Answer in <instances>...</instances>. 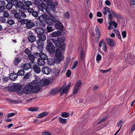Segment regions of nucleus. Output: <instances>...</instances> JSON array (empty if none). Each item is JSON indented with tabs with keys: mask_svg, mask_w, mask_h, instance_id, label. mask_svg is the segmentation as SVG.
Here are the masks:
<instances>
[{
	"mask_svg": "<svg viewBox=\"0 0 135 135\" xmlns=\"http://www.w3.org/2000/svg\"><path fill=\"white\" fill-rule=\"evenodd\" d=\"M54 43L57 48H61L62 51L65 50L66 45L64 43H61L54 39L51 38L47 40V44L46 47V51L50 54H53L55 51V47Z\"/></svg>",
	"mask_w": 135,
	"mask_h": 135,
	"instance_id": "nucleus-1",
	"label": "nucleus"
},
{
	"mask_svg": "<svg viewBox=\"0 0 135 135\" xmlns=\"http://www.w3.org/2000/svg\"><path fill=\"white\" fill-rule=\"evenodd\" d=\"M40 89V88L38 85L37 81L35 80L30 82L24 87L23 91L24 93L27 94L31 92L33 93H36L38 92Z\"/></svg>",
	"mask_w": 135,
	"mask_h": 135,
	"instance_id": "nucleus-2",
	"label": "nucleus"
},
{
	"mask_svg": "<svg viewBox=\"0 0 135 135\" xmlns=\"http://www.w3.org/2000/svg\"><path fill=\"white\" fill-rule=\"evenodd\" d=\"M47 23L49 24H53L55 28L57 30L62 31L63 29L64 26L61 22L56 20L55 16L51 15L50 18L48 20Z\"/></svg>",
	"mask_w": 135,
	"mask_h": 135,
	"instance_id": "nucleus-3",
	"label": "nucleus"
},
{
	"mask_svg": "<svg viewBox=\"0 0 135 135\" xmlns=\"http://www.w3.org/2000/svg\"><path fill=\"white\" fill-rule=\"evenodd\" d=\"M71 84V82H69V84H68L67 86H66V84L65 83L63 85L62 87L58 89V90L57 91L56 89H53L51 91L50 93L52 95H55L57 92H60V94L61 95H62L63 94L66 93L68 89L69 88V87Z\"/></svg>",
	"mask_w": 135,
	"mask_h": 135,
	"instance_id": "nucleus-4",
	"label": "nucleus"
},
{
	"mask_svg": "<svg viewBox=\"0 0 135 135\" xmlns=\"http://www.w3.org/2000/svg\"><path fill=\"white\" fill-rule=\"evenodd\" d=\"M60 48H57L56 50L55 53L56 58L55 59L54 62L56 64L60 63L64 59V57L63 55Z\"/></svg>",
	"mask_w": 135,
	"mask_h": 135,
	"instance_id": "nucleus-5",
	"label": "nucleus"
},
{
	"mask_svg": "<svg viewBox=\"0 0 135 135\" xmlns=\"http://www.w3.org/2000/svg\"><path fill=\"white\" fill-rule=\"evenodd\" d=\"M58 5L57 2H55L54 3L50 0V1L47 4V6L46 9V11L47 13H50V10L52 11L55 12L56 10V6Z\"/></svg>",
	"mask_w": 135,
	"mask_h": 135,
	"instance_id": "nucleus-6",
	"label": "nucleus"
},
{
	"mask_svg": "<svg viewBox=\"0 0 135 135\" xmlns=\"http://www.w3.org/2000/svg\"><path fill=\"white\" fill-rule=\"evenodd\" d=\"M22 24H26V27L27 29H31L35 25L32 20L28 19H23L20 21Z\"/></svg>",
	"mask_w": 135,
	"mask_h": 135,
	"instance_id": "nucleus-7",
	"label": "nucleus"
},
{
	"mask_svg": "<svg viewBox=\"0 0 135 135\" xmlns=\"http://www.w3.org/2000/svg\"><path fill=\"white\" fill-rule=\"evenodd\" d=\"M8 89L9 90L13 91H17L20 90L22 88V85H15L13 86H9L8 87Z\"/></svg>",
	"mask_w": 135,
	"mask_h": 135,
	"instance_id": "nucleus-8",
	"label": "nucleus"
},
{
	"mask_svg": "<svg viewBox=\"0 0 135 135\" xmlns=\"http://www.w3.org/2000/svg\"><path fill=\"white\" fill-rule=\"evenodd\" d=\"M81 82L80 80H78L76 81L73 91V94H75L81 88Z\"/></svg>",
	"mask_w": 135,
	"mask_h": 135,
	"instance_id": "nucleus-9",
	"label": "nucleus"
},
{
	"mask_svg": "<svg viewBox=\"0 0 135 135\" xmlns=\"http://www.w3.org/2000/svg\"><path fill=\"white\" fill-rule=\"evenodd\" d=\"M11 12L13 15L14 17L17 19H20L21 16L20 13V11L16 9H13L11 10Z\"/></svg>",
	"mask_w": 135,
	"mask_h": 135,
	"instance_id": "nucleus-10",
	"label": "nucleus"
},
{
	"mask_svg": "<svg viewBox=\"0 0 135 135\" xmlns=\"http://www.w3.org/2000/svg\"><path fill=\"white\" fill-rule=\"evenodd\" d=\"M27 10L30 15H32L33 16L36 17L38 16V12L34 10L33 8H28V9H27Z\"/></svg>",
	"mask_w": 135,
	"mask_h": 135,
	"instance_id": "nucleus-11",
	"label": "nucleus"
},
{
	"mask_svg": "<svg viewBox=\"0 0 135 135\" xmlns=\"http://www.w3.org/2000/svg\"><path fill=\"white\" fill-rule=\"evenodd\" d=\"M37 83L38 85L39 84L40 85L43 86L47 85L49 84L50 81L47 79H42L40 80L38 83L37 81Z\"/></svg>",
	"mask_w": 135,
	"mask_h": 135,
	"instance_id": "nucleus-12",
	"label": "nucleus"
},
{
	"mask_svg": "<svg viewBox=\"0 0 135 135\" xmlns=\"http://www.w3.org/2000/svg\"><path fill=\"white\" fill-rule=\"evenodd\" d=\"M37 43L38 45L37 49L40 51H42L44 49V43L43 42L40 41H37Z\"/></svg>",
	"mask_w": 135,
	"mask_h": 135,
	"instance_id": "nucleus-13",
	"label": "nucleus"
},
{
	"mask_svg": "<svg viewBox=\"0 0 135 135\" xmlns=\"http://www.w3.org/2000/svg\"><path fill=\"white\" fill-rule=\"evenodd\" d=\"M102 44L103 50L105 52H106L107 51V48L106 46V44L104 41V40L102 39L101 41H100L99 44V46L100 47H101L102 45Z\"/></svg>",
	"mask_w": 135,
	"mask_h": 135,
	"instance_id": "nucleus-14",
	"label": "nucleus"
},
{
	"mask_svg": "<svg viewBox=\"0 0 135 135\" xmlns=\"http://www.w3.org/2000/svg\"><path fill=\"white\" fill-rule=\"evenodd\" d=\"M36 57L34 56V54H31L28 56L27 58V60L30 61V62L33 63L35 60Z\"/></svg>",
	"mask_w": 135,
	"mask_h": 135,
	"instance_id": "nucleus-15",
	"label": "nucleus"
},
{
	"mask_svg": "<svg viewBox=\"0 0 135 135\" xmlns=\"http://www.w3.org/2000/svg\"><path fill=\"white\" fill-rule=\"evenodd\" d=\"M105 40L107 43L110 46L113 47L115 46V43L113 39L109 38H107Z\"/></svg>",
	"mask_w": 135,
	"mask_h": 135,
	"instance_id": "nucleus-16",
	"label": "nucleus"
},
{
	"mask_svg": "<svg viewBox=\"0 0 135 135\" xmlns=\"http://www.w3.org/2000/svg\"><path fill=\"white\" fill-rule=\"evenodd\" d=\"M35 31L37 34V35H41L42 34H44L45 32L44 29L40 27H36L35 29Z\"/></svg>",
	"mask_w": 135,
	"mask_h": 135,
	"instance_id": "nucleus-17",
	"label": "nucleus"
},
{
	"mask_svg": "<svg viewBox=\"0 0 135 135\" xmlns=\"http://www.w3.org/2000/svg\"><path fill=\"white\" fill-rule=\"evenodd\" d=\"M47 22L48 20L46 22V23L48 25L46 28L47 32H52L54 30L55 28V26L53 24H50L48 23Z\"/></svg>",
	"mask_w": 135,
	"mask_h": 135,
	"instance_id": "nucleus-18",
	"label": "nucleus"
},
{
	"mask_svg": "<svg viewBox=\"0 0 135 135\" xmlns=\"http://www.w3.org/2000/svg\"><path fill=\"white\" fill-rule=\"evenodd\" d=\"M6 3L4 1H0V12H3L5 9Z\"/></svg>",
	"mask_w": 135,
	"mask_h": 135,
	"instance_id": "nucleus-19",
	"label": "nucleus"
},
{
	"mask_svg": "<svg viewBox=\"0 0 135 135\" xmlns=\"http://www.w3.org/2000/svg\"><path fill=\"white\" fill-rule=\"evenodd\" d=\"M60 70L61 68H59L58 66L55 68L53 72L54 73V75L55 77H57L59 76Z\"/></svg>",
	"mask_w": 135,
	"mask_h": 135,
	"instance_id": "nucleus-20",
	"label": "nucleus"
},
{
	"mask_svg": "<svg viewBox=\"0 0 135 135\" xmlns=\"http://www.w3.org/2000/svg\"><path fill=\"white\" fill-rule=\"evenodd\" d=\"M21 1L24 2V7H26L27 9L28 8H31L30 7V6L32 5V3L31 1H26L25 0H21Z\"/></svg>",
	"mask_w": 135,
	"mask_h": 135,
	"instance_id": "nucleus-21",
	"label": "nucleus"
},
{
	"mask_svg": "<svg viewBox=\"0 0 135 135\" xmlns=\"http://www.w3.org/2000/svg\"><path fill=\"white\" fill-rule=\"evenodd\" d=\"M42 71L43 73L48 75L50 73L51 70L47 67H44L42 69Z\"/></svg>",
	"mask_w": 135,
	"mask_h": 135,
	"instance_id": "nucleus-22",
	"label": "nucleus"
},
{
	"mask_svg": "<svg viewBox=\"0 0 135 135\" xmlns=\"http://www.w3.org/2000/svg\"><path fill=\"white\" fill-rule=\"evenodd\" d=\"M46 17L47 16L46 15L43 14L40 16L38 17V18L40 21L42 23L46 21Z\"/></svg>",
	"mask_w": 135,
	"mask_h": 135,
	"instance_id": "nucleus-23",
	"label": "nucleus"
},
{
	"mask_svg": "<svg viewBox=\"0 0 135 135\" xmlns=\"http://www.w3.org/2000/svg\"><path fill=\"white\" fill-rule=\"evenodd\" d=\"M18 76L17 73H12L9 76V78L12 80L14 81L18 77Z\"/></svg>",
	"mask_w": 135,
	"mask_h": 135,
	"instance_id": "nucleus-24",
	"label": "nucleus"
},
{
	"mask_svg": "<svg viewBox=\"0 0 135 135\" xmlns=\"http://www.w3.org/2000/svg\"><path fill=\"white\" fill-rule=\"evenodd\" d=\"M21 67L25 70H27L31 68L30 64L28 63H25L23 64L21 66Z\"/></svg>",
	"mask_w": 135,
	"mask_h": 135,
	"instance_id": "nucleus-25",
	"label": "nucleus"
},
{
	"mask_svg": "<svg viewBox=\"0 0 135 135\" xmlns=\"http://www.w3.org/2000/svg\"><path fill=\"white\" fill-rule=\"evenodd\" d=\"M33 69L34 72L36 73H39L41 71L40 68L37 65H34L33 66Z\"/></svg>",
	"mask_w": 135,
	"mask_h": 135,
	"instance_id": "nucleus-26",
	"label": "nucleus"
},
{
	"mask_svg": "<svg viewBox=\"0 0 135 135\" xmlns=\"http://www.w3.org/2000/svg\"><path fill=\"white\" fill-rule=\"evenodd\" d=\"M43 34H42L41 35H37V36L39 38V39L37 40V41L40 40L43 42L45 41L46 39V37Z\"/></svg>",
	"mask_w": 135,
	"mask_h": 135,
	"instance_id": "nucleus-27",
	"label": "nucleus"
},
{
	"mask_svg": "<svg viewBox=\"0 0 135 135\" xmlns=\"http://www.w3.org/2000/svg\"><path fill=\"white\" fill-rule=\"evenodd\" d=\"M28 41L31 43H33L36 41L35 37L33 35H30L28 37Z\"/></svg>",
	"mask_w": 135,
	"mask_h": 135,
	"instance_id": "nucleus-28",
	"label": "nucleus"
},
{
	"mask_svg": "<svg viewBox=\"0 0 135 135\" xmlns=\"http://www.w3.org/2000/svg\"><path fill=\"white\" fill-rule=\"evenodd\" d=\"M48 113L47 112H44L38 114L36 117L37 118H41L48 115Z\"/></svg>",
	"mask_w": 135,
	"mask_h": 135,
	"instance_id": "nucleus-29",
	"label": "nucleus"
},
{
	"mask_svg": "<svg viewBox=\"0 0 135 135\" xmlns=\"http://www.w3.org/2000/svg\"><path fill=\"white\" fill-rule=\"evenodd\" d=\"M45 60L41 59V58H39L37 60V63L40 66H42L45 64Z\"/></svg>",
	"mask_w": 135,
	"mask_h": 135,
	"instance_id": "nucleus-30",
	"label": "nucleus"
},
{
	"mask_svg": "<svg viewBox=\"0 0 135 135\" xmlns=\"http://www.w3.org/2000/svg\"><path fill=\"white\" fill-rule=\"evenodd\" d=\"M61 34V32L60 31H55L53 32L51 34L52 37H56L60 35Z\"/></svg>",
	"mask_w": 135,
	"mask_h": 135,
	"instance_id": "nucleus-31",
	"label": "nucleus"
},
{
	"mask_svg": "<svg viewBox=\"0 0 135 135\" xmlns=\"http://www.w3.org/2000/svg\"><path fill=\"white\" fill-rule=\"evenodd\" d=\"M23 2L21 1L18 2L15 8L16 9L18 8H21V9L22 7H24Z\"/></svg>",
	"mask_w": 135,
	"mask_h": 135,
	"instance_id": "nucleus-32",
	"label": "nucleus"
},
{
	"mask_svg": "<svg viewBox=\"0 0 135 135\" xmlns=\"http://www.w3.org/2000/svg\"><path fill=\"white\" fill-rule=\"evenodd\" d=\"M41 54L40 55V58H41V59L45 60H47L48 59L47 56L46 55L42 52H41Z\"/></svg>",
	"mask_w": 135,
	"mask_h": 135,
	"instance_id": "nucleus-33",
	"label": "nucleus"
},
{
	"mask_svg": "<svg viewBox=\"0 0 135 135\" xmlns=\"http://www.w3.org/2000/svg\"><path fill=\"white\" fill-rule=\"evenodd\" d=\"M59 120L61 123L62 124H65L67 123L66 119H64L61 117H60L59 118Z\"/></svg>",
	"mask_w": 135,
	"mask_h": 135,
	"instance_id": "nucleus-34",
	"label": "nucleus"
},
{
	"mask_svg": "<svg viewBox=\"0 0 135 135\" xmlns=\"http://www.w3.org/2000/svg\"><path fill=\"white\" fill-rule=\"evenodd\" d=\"M25 72V71L23 69H21L18 71L17 74L18 76V75L22 76L24 75Z\"/></svg>",
	"mask_w": 135,
	"mask_h": 135,
	"instance_id": "nucleus-35",
	"label": "nucleus"
},
{
	"mask_svg": "<svg viewBox=\"0 0 135 135\" xmlns=\"http://www.w3.org/2000/svg\"><path fill=\"white\" fill-rule=\"evenodd\" d=\"M106 12H108L109 13L110 12V10L109 8L107 7H104V10L103 11V13L105 15H107V14L106 13Z\"/></svg>",
	"mask_w": 135,
	"mask_h": 135,
	"instance_id": "nucleus-36",
	"label": "nucleus"
},
{
	"mask_svg": "<svg viewBox=\"0 0 135 135\" xmlns=\"http://www.w3.org/2000/svg\"><path fill=\"white\" fill-rule=\"evenodd\" d=\"M21 61V59L20 58H15L13 61L14 64L15 65H17Z\"/></svg>",
	"mask_w": 135,
	"mask_h": 135,
	"instance_id": "nucleus-37",
	"label": "nucleus"
},
{
	"mask_svg": "<svg viewBox=\"0 0 135 135\" xmlns=\"http://www.w3.org/2000/svg\"><path fill=\"white\" fill-rule=\"evenodd\" d=\"M109 25L110 26L112 25H113L114 27L115 28H117V26L118 24L115 22V21H109Z\"/></svg>",
	"mask_w": 135,
	"mask_h": 135,
	"instance_id": "nucleus-38",
	"label": "nucleus"
},
{
	"mask_svg": "<svg viewBox=\"0 0 135 135\" xmlns=\"http://www.w3.org/2000/svg\"><path fill=\"white\" fill-rule=\"evenodd\" d=\"M69 116V114L68 113L63 112L61 113V116L63 118H67Z\"/></svg>",
	"mask_w": 135,
	"mask_h": 135,
	"instance_id": "nucleus-39",
	"label": "nucleus"
},
{
	"mask_svg": "<svg viewBox=\"0 0 135 135\" xmlns=\"http://www.w3.org/2000/svg\"><path fill=\"white\" fill-rule=\"evenodd\" d=\"M56 40L58 41L59 42H63L65 41V38L63 37L59 36L57 38V40Z\"/></svg>",
	"mask_w": 135,
	"mask_h": 135,
	"instance_id": "nucleus-40",
	"label": "nucleus"
},
{
	"mask_svg": "<svg viewBox=\"0 0 135 135\" xmlns=\"http://www.w3.org/2000/svg\"><path fill=\"white\" fill-rule=\"evenodd\" d=\"M12 4L11 3L8 2V3L5 6V7L6 8L8 9H11L12 7Z\"/></svg>",
	"mask_w": 135,
	"mask_h": 135,
	"instance_id": "nucleus-41",
	"label": "nucleus"
},
{
	"mask_svg": "<svg viewBox=\"0 0 135 135\" xmlns=\"http://www.w3.org/2000/svg\"><path fill=\"white\" fill-rule=\"evenodd\" d=\"M95 31L96 33V35L97 36V38L98 39V41H99L100 35V31L98 28H96Z\"/></svg>",
	"mask_w": 135,
	"mask_h": 135,
	"instance_id": "nucleus-42",
	"label": "nucleus"
},
{
	"mask_svg": "<svg viewBox=\"0 0 135 135\" xmlns=\"http://www.w3.org/2000/svg\"><path fill=\"white\" fill-rule=\"evenodd\" d=\"M38 108V107H30L28 108V110L29 111L34 112L37 110Z\"/></svg>",
	"mask_w": 135,
	"mask_h": 135,
	"instance_id": "nucleus-43",
	"label": "nucleus"
},
{
	"mask_svg": "<svg viewBox=\"0 0 135 135\" xmlns=\"http://www.w3.org/2000/svg\"><path fill=\"white\" fill-rule=\"evenodd\" d=\"M7 23L10 25H11L15 23V21L13 20L9 19L8 20Z\"/></svg>",
	"mask_w": 135,
	"mask_h": 135,
	"instance_id": "nucleus-44",
	"label": "nucleus"
},
{
	"mask_svg": "<svg viewBox=\"0 0 135 135\" xmlns=\"http://www.w3.org/2000/svg\"><path fill=\"white\" fill-rule=\"evenodd\" d=\"M24 52L27 54L28 56L32 54L31 50L27 48H26L24 51Z\"/></svg>",
	"mask_w": 135,
	"mask_h": 135,
	"instance_id": "nucleus-45",
	"label": "nucleus"
},
{
	"mask_svg": "<svg viewBox=\"0 0 135 135\" xmlns=\"http://www.w3.org/2000/svg\"><path fill=\"white\" fill-rule=\"evenodd\" d=\"M32 1L33 4L36 6H39L41 5V3L38 0H33Z\"/></svg>",
	"mask_w": 135,
	"mask_h": 135,
	"instance_id": "nucleus-46",
	"label": "nucleus"
},
{
	"mask_svg": "<svg viewBox=\"0 0 135 135\" xmlns=\"http://www.w3.org/2000/svg\"><path fill=\"white\" fill-rule=\"evenodd\" d=\"M3 17H5L7 18L9 16V13L7 11H4L3 13Z\"/></svg>",
	"mask_w": 135,
	"mask_h": 135,
	"instance_id": "nucleus-47",
	"label": "nucleus"
},
{
	"mask_svg": "<svg viewBox=\"0 0 135 135\" xmlns=\"http://www.w3.org/2000/svg\"><path fill=\"white\" fill-rule=\"evenodd\" d=\"M123 122L122 121V120H121L117 122V126L118 127L119 126H120V128H121L123 124Z\"/></svg>",
	"mask_w": 135,
	"mask_h": 135,
	"instance_id": "nucleus-48",
	"label": "nucleus"
},
{
	"mask_svg": "<svg viewBox=\"0 0 135 135\" xmlns=\"http://www.w3.org/2000/svg\"><path fill=\"white\" fill-rule=\"evenodd\" d=\"M70 14L69 12H67L64 14V17L67 19H68L70 18Z\"/></svg>",
	"mask_w": 135,
	"mask_h": 135,
	"instance_id": "nucleus-49",
	"label": "nucleus"
},
{
	"mask_svg": "<svg viewBox=\"0 0 135 135\" xmlns=\"http://www.w3.org/2000/svg\"><path fill=\"white\" fill-rule=\"evenodd\" d=\"M113 16H112V15H111V13L110 12H109V13L108 15V19L109 20H111L110 21H112L113 20Z\"/></svg>",
	"mask_w": 135,
	"mask_h": 135,
	"instance_id": "nucleus-50",
	"label": "nucleus"
},
{
	"mask_svg": "<svg viewBox=\"0 0 135 135\" xmlns=\"http://www.w3.org/2000/svg\"><path fill=\"white\" fill-rule=\"evenodd\" d=\"M6 20L5 17H0V21L2 22L6 23Z\"/></svg>",
	"mask_w": 135,
	"mask_h": 135,
	"instance_id": "nucleus-51",
	"label": "nucleus"
},
{
	"mask_svg": "<svg viewBox=\"0 0 135 135\" xmlns=\"http://www.w3.org/2000/svg\"><path fill=\"white\" fill-rule=\"evenodd\" d=\"M135 130V123L133 125L132 127L129 132L130 134H131L133 131Z\"/></svg>",
	"mask_w": 135,
	"mask_h": 135,
	"instance_id": "nucleus-52",
	"label": "nucleus"
},
{
	"mask_svg": "<svg viewBox=\"0 0 135 135\" xmlns=\"http://www.w3.org/2000/svg\"><path fill=\"white\" fill-rule=\"evenodd\" d=\"M20 11L21 13V14L20 15L23 18H26L27 17V16L25 13L24 12H22V10Z\"/></svg>",
	"mask_w": 135,
	"mask_h": 135,
	"instance_id": "nucleus-53",
	"label": "nucleus"
},
{
	"mask_svg": "<svg viewBox=\"0 0 135 135\" xmlns=\"http://www.w3.org/2000/svg\"><path fill=\"white\" fill-rule=\"evenodd\" d=\"M30 73H27L24 76L23 79L25 80L28 79L29 78Z\"/></svg>",
	"mask_w": 135,
	"mask_h": 135,
	"instance_id": "nucleus-54",
	"label": "nucleus"
},
{
	"mask_svg": "<svg viewBox=\"0 0 135 135\" xmlns=\"http://www.w3.org/2000/svg\"><path fill=\"white\" fill-rule=\"evenodd\" d=\"M71 72L70 70H68L66 73V76L68 77H69L71 75Z\"/></svg>",
	"mask_w": 135,
	"mask_h": 135,
	"instance_id": "nucleus-55",
	"label": "nucleus"
},
{
	"mask_svg": "<svg viewBox=\"0 0 135 135\" xmlns=\"http://www.w3.org/2000/svg\"><path fill=\"white\" fill-rule=\"evenodd\" d=\"M18 1L16 0H13L11 3L12 4L13 6H15L16 7V6L17 5V3Z\"/></svg>",
	"mask_w": 135,
	"mask_h": 135,
	"instance_id": "nucleus-56",
	"label": "nucleus"
},
{
	"mask_svg": "<svg viewBox=\"0 0 135 135\" xmlns=\"http://www.w3.org/2000/svg\"><path fill=\"white\" fill-rule=\"evenodd\" d=\"M3 81L4 82H6L8 81L9 80V78L8 77L6 76H4L3 79Z\"/></svg>",
	"mask_w": 135,
	"mask_h": 135,
	"instance_id": "nucleus-57",
	"label": "nucleus"
},
{
	"mask_svg": "<svg viewBox=\"0 0 135 135\" xmlns=\"http://www.w3.org/2000/svg\"><path fill=\"white\" fill-rule=\"evenodd\" d=\"M42 135H51V133L49 132L45 131L43 132Z\"/></svg>",
	"mask_w": 135,
	"mask_h": 135,
	"instance_id": "nucleus-58",
	"label": "nucleus"
},
{
	"mask_svg": "<svg viewBox=\"0 0 135 135\" xmlns=\"http://www.w3.org/2000/svg\"><path fill=\"white\" fill-rule=\"evenodd\" d=\"M101 55L100 54L97 55L96 57V60L97 61H99L101 60Z\"/></svg>",
	"mask_w": 135,
	"mask_h": 135,
	"instance_id": "nucleus-59",
	"label": "nucleus"
},
{
	"mask_svg": "<svg viewBox=\"0 0 135 135\" xmlns=\"http://www.w3.org/2000/svg\"><path fill=\"white\" fill-rule=\"evenodd\" d=\"M17 113H9L7 115V116L8 117H10L11 116H13L15 115H16Z\"/></svg>",
	"mask_w": 135,
	"mask_h": 135,
	"instance_id": "nucleus-60",
	"label": "nucleus"
},
{
	"mask_svg": "<svg viewBox=\"0 0 135 135\" xmlns=\"http://www.w3.org/2000/svg\"><path fill=\"white\" fill-rule=\"evenodd\" d=\"M32 54H34V56L36 57L37 56H39L40 57V55L41 54V52L40 53H38L37 52H33Z\"/></svg>",
	"mask_w": 135,
	"mask_h": 135,
	"instance_id": "nucleus-61",
	"label": "nucleus"
},
{
	"mask_svg": "<svg viewBox=\"0 0 135 135\" xmlns=\"http://www.w3.org/2000/svg\"><path fill=\"white\" fill-rule=\"evenodd\" d=\"M127 32L126 31L122 32V34L123 38H125L126 36Z\"/></svg>",
	"mask_w": 135,
	"mask_h": 135,
	"instance_id": "nucleus-62",
	"label": "nucleus"
},
{
	"mask_svg": "<svg viewBox=\"0 0 135 135\" xmlns=\"http://www.w3.org/2000/svg\"><path fill=\"white\" fill-rule=\"evenodd\" d=\"M78 64V62L76 61L74 62V64L72 66V69H74Z\"/></svg>",
	"mask_w": 135,
	"mask_h": 135,
	"instance_id": "nucleus-63",
	"label": "nucleus"
},
{
	"mask_svg": "<svg viewBox=\"0 0 135 135\" xmlns=\"http://www.w3.org/2000/svg\"><path fill=\"white\" fill-rule=\"evenodd\" d=\"M47 60V62L48 65H51L52 64V60H49L48 59Z\"/></svg>",
	"mask_w": 135,
	"mask_h": 135,
	"instance_id": "nucleus-64",
	"label": "nucleus"
}]
</instances>
